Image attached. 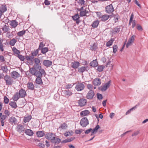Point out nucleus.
I'll use <instances>...</instances> for the list:
<instances>
[{
  "instance_id": "1",
  "label": "nucleus",
  "mask_w": 148,
  "mask_h": 148,
  "mask_svg": "<svg viewBox=\"0 0 148 148\" xmlns=\"http://www.w3.org/2000/svg\"><path fill=\"white\" fill-rule=\"evenodd\" d=\"M75 88L77 91H80L84 90L85 87L84 84L81 82H77L76 83Z\"/></svg>"
},
{
  "instance_id": "2",
  "label": "nucleus",
  "mask_w": 148,
  "mask_h": 148,
  "mask_svg": "<svg viewBox=\"0 0 148 148\" xmlns=\"http://www.w3.org/2000/svg\"><path fill=\"white\" fill-rule=\"evenodd\" d=\"M81 125L83 127H85L89 124L88 121L86 117L83 118L80 122Z\"/></svg>"
},
{
  "instance_id": "3",
  "label": "nucleus",
  "mask_w": 148,
  "mask_h": 148,
  "mask_svg": "<svg viewBox=\"0 0 148 148\" xmlns=\"http://www.w3.org/2000/svg\"><path fill=\"white\" fill-rule=\"evenodd\" d=\"M4 80L7 85H11L13 82V80L11 79L10 76L8 75H5V76Z\"/></svg>"
},
{
  "instance_id": "4",
  "label": "nucleus",
  "mask_w": 148,
  "mask_h": 148,
  "mask_svg": "<svg viewBox=\"0 0 148 148\" xmlns=\"http://www.w3.org/2000/svg\"><path fill=\"white\" fill-rule=\"evenodd\" d=\"M114 10L113 7L111 4L106 7V11L108 13H111L114 11Z\"/></svg>"
},
{
  "instance_id": "5",
  "label": "nucleus",
  "mask_w": 148,
  "mask_h": 148,
  "mask_svg": "<svg viewBox=\"0 0 148 148\" xmlns=\"http://www.w3.org/2000/svg\"><path fill=\"white\" fill-rule=\"evenodd\" d=\"M135 37V36L133 35L129 39L128 42L126 45L127 48H128L129 46L132 45L134 41V38Z\"/></svg>"
},
{
  "instance_id": "6",
  "label": "nucleus",
  "mask_w": 148,
  "mask_h": 148,
  "mask_svg": "<svg viewBox=\"0 0 148 148\" xmlns=\"http://www.w3.org/2000/svg\"><path fill=\"white\" fill-rule=\"evenodd\" d=\"M86 100L84 98L80 99L78 101L79 106L81 107L85 106L86 105Z\"/></svg>"
},
{
  "instance_id": "7",
  "label": "nucleus",
  "mask_w": 148,
  "mask_h": 148,
  "mask_svg": "<svg viewBox=\"0 0 148 148\" xmlns=\"http://www.w3.org/2000/svg\"><path fill=\"white\" fill-rule=\"evenodd\" d=\"M55 136V135L51 133H47L45 135V137L47 139L51 140V141L53 138H54Z\"/></svg>"
},
{
  "instance_id": "8",
  "label": "nucleus",
  "mask_w": 148,
  "mask_h": 148,
  "mask_svg": "<svg viewBox=\"0 0 148 148\" xmlns=\"http://www.w3.org/2000/svg\"><path fill=\"white\" fill-rule=\"evenodd\" d=\"M95 95V93L93 90H89L87 94L86 97L88 99H92Z\"/></svg>"
},
{
  "instance_id": "9",
  "label": "nucleus",
  "mask_w": 148,
  "mask_h": 148,
  "mask_svg": "<svg viewBox=\"0 0 148 148\" xmlns=\"http://www.w3.org/2000/svg\"><path fill=\"white\" fill-rule=\"evenodd\" d=\"M110 82L111 81L110 80L105 84L101 88V91H104L106 90L110 87Z\"/></svg>"
},
{
  "instance_id": "10",
  "label": "nucleus",
  "mask_w": 148,
  "mask_h": 148,
  "mask_svg": "<svg viewBox=\"0 0 148 148\" xmlns=\"http://www.w3.org/2000/svg\"><path fill=\"white\" fill-rule=\"evenodd\" d=\"M80 63L77 61H75L72 62L71 67L74 69H76L80 66Z\"/></svg>"
},
{
  "instance_id": "11",
  "label": "nucleus",
  "mask_w": 148,
  "mask_h": 148,
  "mask_svg": "<svg viewBox=\"0 0 148 148\" xmlns=\"http://www.w3.org/2000/svg\"><path fill=\"white\" fill-rule=\"evenodd\" d=\"M11 77L14 79H16L18 78L20 76V74L18 72L13 71L11 73Z\"/></svg>"
},
{
  "instance_id": "12",
  "label": "nucleus",
  "mask_w": 148,
  "mask_h": 148,
  "mask_svg": "<svg viewBox=\"0 0 148 148\" xmlns=\"http://www.w3.org/2000/svg\"><path fill=\"white\" fill-rule=\"evenodd\" d=\"M110 17V16L107 14L102 15L99 17L100 21L104 22L107 21Z\"/></svg>"
},
{
  "instance_id": "13",
  "label": "nucleus",
  "mask_w": 148,
  "mask_h": 148,
  "mask_svg": "<svg viewBox=\"0 0 148 148\" xmlns=\"http://www.w3.org/2000/svg\"><path fill=\"white\" fill-rule=\"evenodd\" d=\"M16 129L18 132L21 133V132L24 131L25 128L23 125L21 124H19L17 125Z\"/></svg>"
},
{
  "instance_id": "14",
  "label": "nucleus",
  "mask_w": 148,
  "mask_h": 148,
  "mask_svg": "<svg viewBox=\"0 0 148 148\" xmlns=\"http://www.w3.org/2000/svg\"><path fill=\"white\" fill-rule=\"evenodd\" d=\"M93 84L95 86L99 85L101 84V79L98 78H95L93 80Z\"/></svg>"
},
{
  "instance_id": "15",
  "label": "nucleus",
  "mask_w": 148,
  "mask_h": 148,
  "mask_svg": "<svg viewBox=\"0 0 148 148\" xmlns=\"http://www.w3.org/2000/svg\"><path fill=\"white\" fill-rule=\"evenodd\" d=\"M18 25V23L15 20H12L10 21V25L12 27L15 28Z\"/></svg>"
},
{
  "instance_id": "16",
  "label": "nucleus",
  "mask_w": 148,
  "mask_h": 148,
  "mask_svg": "<svg viewBox=\"0 0 148 148\" xmlns=\"http://www.w3.org/2000/svg\"><path fill=\"white\" fill-rule=\"evenodd\" d=\"M43 64L45 66L48 67L52 65V62L48 60H45L43 61Z\"/></svg>"
},
{
  "instance_id": "17",
  "label": "nucleus",
  "mask_w": 148,
  "mask_h": 148,
  "mask_svg": "<svg viewBox=\"0 0 148 148\" xmlns=\"http://www.w3.org/2000/svg\"><path fill=\"white\" fill-rule=\"evenodd\" d=\"M8 121L12 125L16 124L17 121L16 119L13 116L10 117Z\"/></svg>"
},
{
  "instance_id": "18",
  "label": "nucleus",
  "mask_w": 148,
  "mask_h": 148,
  "mask_svg": "<svg viewBox=\"0 0 148 148\" xmlns=\"http://www.w3.org/2000/svg\"><path fill=\"white\" fill-rule=\"evenodd\" d=\"M18 93L19 94V95H20V97L21 98L24 97L26 95V91L25 90L23 89L20 90L19 91Z\"/></svg>"
},
{
  "instance_id": "19",
  "label": "nucleus",
  "mask_w": 148,
  "mask_h": 148,
  "mask_svg": "<svg viewBox=\"0 0 148 148\" xmlns=\"http://www.w3.org/2000/svg\"><path fill=\"white\" fill-rule=\"evenodd\" d=\"M88 69V66H82L78 69V72L80 73H83L85 71H87Z\"/></svg>"
},
{
  "instance_id": "20",
  "label": "nucleus",
  "mask_w": 148,
  "mask_h": 148,
  "mask_svg": "<svg viewBox=\"0 0 148 148\" xmlns=\"http://www.w3.org/2000/svg\"><path fill=\"white\" fill-rule=\"evenodd\" d=\"M25 134L29 136H33L34 133L33 131L31 130L27 129L25 131Z\"/></svg>"
},
{
  "instance_id": "21",
  "label": "nucleus",
  "mask_w": 148,
  "mask_h": 148,
  "mask_svg": "<svg viewBox=\"0 0 148 148\" xmlns=\"http://www.w3.org/2000/svg\"><path fill=\"white\" fill-rule=\"evenodd\" d=\"M62 94L65 96H70L71 95L72 93V92L69 90H64L62 92Z\"/></svg>"
},
{
  "instance_id": "22",
  "label": "nucleus",
  "mask_w": 148,
  "mask_h": 148,
  "mask_svg": "<svg viewBox=\"0 0 148 148\" xmlns=\"http://www.w3.org/2000/svg\"><path fill=\"white\" fill-rule=\"evenodd\" d=\"M33 61L35 63L36 66H38V69H39L41 68V66H40V59L38 58H36L33 60Z\"/></svg>"
},
{
  "instance_id": "23",
  "label": "nucleus",
  "mask_w": 148,
  "mask_h": 148,
  "mask_svg": "<svg viewBox=\"0 0 148 148\" xmlns=\"http://www.w3.org/2000/svg\"><path fill=\"white\" fill-rule=\"evenodd\" d=\"M120 31V28L119 26H117L116 28L112 29V32L113 34H116L118 33Z\"/></svg>"
},
{
  "instance_id": "24",
  "label": "nucleus",
  "mask_w": 148,
  "mask_h": 148,
  "mask_svg": "<svg viewBox=\"0 0 148 148\" xmlns=\"http://www.w3.org/2000/svg\"><path fill=\"white\" fill-rule=\"evenodd\" d=\"M90 65L92 67H96L98 65L97 60H93L90 64Z\"/></svg>"
},
{
  "instance_id": "25",
  "label": "nucleus",
  "mask_w": 148,
  "mask_h": 148,
  "mask_svg": "<svg viewBox=\"0 0 148 148\" xmlns=\"http://www.w3.org/2000/svg\"><path fill=\"white\" fill-rule=\"evenodd\" d=\"M32 118V116L30 115H29L27 116H25L24 117L23 119V121L25 123H26L28 122Z\"/></svg>"
},
{
  "instance_id": "26",
  "label": "nucleus",
  "mask_w": 148,
  "mask_h": 148,
  "mask_svg": "<svg viewBox=\"0 0 148 148\" xmlns=\"http://www.w3.org/2000/svg\"><path fill=\"white\" fill-rule=\"evenodd\" d=\"M60 139L59 138L56 137L55 136L54 137V138H53L51 142L56 144H58L60 143Z\"/></svg>"
},
{
  "instance_id": "27",
  "label": "nucleus",
  "mask_w": 148,
  "mask_h": 148,
  "mask_svg": "<svg viewBox=\"0 0 148 148\" xmlns=\"http://www.w3.org/2000/svg\"><path fill=\"white\" fill-rule=\"evenodd\" d=\"M20 95L18 93L16 92L13 95L12 97V99L14 101H17L20 98Z\"/></svg>"
},
{
  "instance_id": "28",
  "label": "nucleus",
  "mask_w": 148,
  "mask_h": 148,
  "mask_svg": "<svg viewBox=\"0 0 148 148\" xmlns=\"http://www.w3.org/2000/svg\"><path fill=\"white\" fill-rule=\"evenodd\" d=\"M7 7L5 5H2L0 6V10L3 13H4L7 11Z\"/></svg>"
},
{
  "instance_id": "29",
  "label": "nucleus",
  "mask_w": 148,
  "mask_h": 148,
  "mask_svg": "<svg viewBox=\"0 0 148 148\" xmlns=\"http://www.w3.org/2000/svg\"><path fill=\"white\" fill-rule=\"evenodd\" d=\"M97 48V43H94L92 45L90 46V49L92 51H95Z\"/></svg>"
},
{
  "instance_id": "30",
  "label": "nucleus",
  "mask_w": 148,
  "mask_h": 148,
  "mask_svg": "<svg viewBox=\"0 0 148 148\" xmlns=\"http://www.w3.org/2000/svg\"><path fill=\"white\" fill-rule=\"evenodd\" d=\"M27 86L29 89L33 90L34 89V86L32 82H29L27 84Z\"/></svg>"
},
{
  "instance_id": "31",
  "label": "nucleus",
  "mask_w": 148,
  "mask_h": 148,
  "mask_svg": "<svg viewBox=\"0 0 148 148\" xmlns=\"http://www.w3.org/2000/svg\"><path fill=\"white\" fill-rule=\"evenodd\" d=\"M9 105L13 108L16 109L17 107L16 103L14 101H11L9 103Z\"/></svg>"
},
{
  "instance_id": "32",
  "label": "nucleus",
  "mask_w": 148,
  "mask_h": 148,
  "mask_svg": "<svg viewBox=\"0 0 148 148\" xmlns=\"http://www.w3.org/2000/svg\"><path fill=\"white\" fill-rule=\"evenodd\" d=\"M89 112L88 110H85L82 111L80 113V115L82 116H85L89 114Z\"/></svg>"
},
{
  "instance_id": "33",
  "label": "nucleus",
  "mask_w": 148,
  "mask_h": 148,
  "mask_svg": "<svg viewBox=\"0 0 148 148\" xmlns=\"http://www.w3.org/2000/svg\"><path fill=\"white\" fill-rule=\"evenodd\" d=\"M99 23V21L98 20H96L94 21L92 24V26L93 27H96L98 26Z\"/></svg>"
},
{
  "instance_id": "34",
  "label": "nucleus",
  "mask_w": 148,
  "mask_h": 148,
  "mask_svg": "<svg viewBox=\"0 0 148 148\" xmlns=\"http://www.w3.org/2000/svg\"><path fill=\"white\" fill-rule=\"evenodd\" d=\"M3 31L5 32H8L10 29L9 27L8 26H7L5 25L2 28Z\"/></svg>"
},
{
  "instance_id": "35",
  "label": "nucleus",
  "mask_w": 148,
  "mask_h": 148,
  "mask_svg": "<svg viewBox=\"0 0 148 148\" xmlns=\"http://www.w3.org/2000/svg\"><path fill=\"white\" fill-rule=\"evenodd\" d=\"M36 135L38 137H41L43 136L44 135V132L42 131H38L36 132Z\"/></svg>"
},
{
  "instance_id": "36",
  "label": "nucleus",
  "mask_w": 148,
  "mask_h": 148,
  "mask_svg": "<svg viewBox=\"0 0 148 148\" xmlns=\"http://www.w3.org/2000/svg\"><path fill=\"white\" fill-rule=\"evenodd\" d=\"M41 78V77H37L36 78V82L37 84L40 85L42 84V82Z\"/></svg>"
},
{
  "instance_id": "37",
  "label": "nucleus",
  "mask_w": 148,
  "mask_h": 148,
  "mask_svg": "<svg viewBox=\"0 0 148 148\" xmlns=\"http://www.w3.org/2000/svg\"><path fill=\"white\" fill-rule=\"evenodd\" d=\"M17 42V40L15 38H13L10 40L9 44L12 46H14Z\"/></svg>"
},
{
  "instance_id": "38",
  "label": "nucleus",
  "mask_w": 148,
  "mask_h": 148,
  "mask_svg": "<svg viewBox=\"0 0 148 148\" xmlns=\"http://www.w3.org/2000/svg\"><path fill=\"white\" fill-rule=\"evenodd\" d=\"M36 70L34 68H32L29 69V72L32 75H34Z\"/></svg>"
},
{
  "instance_id": "39",
  "label": "nucleus",
  "mask_w": 148,
  "mask_h": 148,
  "mask_svg": "<svg viewBox=\"0 0 148 148\" xmlns=\"http://www.w3.org/2000/svg\"><path fill=\"white\" fill-rule=\"evenodd\" d=\"M67 124L65 123H64L60 125L59 127V129H65L67 127Z\"/></svg>"
},
{
  "instance_id": "40",
  "label": "nucleus",
  "mask_w": 148,
  "mask_h": 148,
  "mask_svg": "<svg viewBox=\"0 0 148 148\" xmlns=\"http://www.w3.org/2000/svg\"><path fill=\"white\" fill-rule=\"evenodd\" d=\"M40 50L42 54H45L48 51V49L47 47H44L41 49Z\"/></svg>"
},
{
  "instance_id": "41",
  "label": "nucleus",
  "mask_w": 148,
  "mask_h": 148,
  "mask_svg": "<svg viewBox=\"0 0 148 148\" xmlns=\"http://www.w3.org/2000/svg\"><path fill=\"white\" fill-rule=\"evenodd\" d=\"M73 132L72 131H71L65 133H64V135L65 136L67 137L72 136L73 135Z\"/></svg>"
},
{
  "instance_id": "42",
  "label": "nucleus",
  "mask_w": 148,
  "mask_h": 148,
  "mask_svg": "<svg viewBox=\"0 0 148 148\" xmlns=\"http://www.w3.org/2000/svg\"><path fill=\"white\" fill-rule=\"evenodd\" d=\"M105 68V66L103 65H100L98 66L97 70L99 72H101L103 71Z\"/></svg>"
},
{
  "instance_id": "43",
  "label": "nucleus",
  "mask_w": 148,
  "mask_h": 148,
  "mask_svg": "<svg viewBox=\"0 0 148 148\" xmlns=\"http://www.w3.org/2000/svg\"><path fill=\"white\" fill-rule=\"evenodd\" d=\"M25 30H22L18 32L17 33V35L19 36H22L25 33Z\"/></svg>"
},
{
  "instance_id": "44",
  "label": "nucleus",
  "mask_w": 148,
  "mask_h": 148,
  "mask_svg": "<svg viewBox=\"0 0 148 148\" xmlns=\"http://www.w3.org/2000/svg\"><path fill=\"white\" fill-rule=\"evenodd\" d=\"M37 77H42V74L39 71L36 70L35 74L34 75Z\"/></svg>"
},
{
  "instance_id": "45",
  "label": "nucleus",
  "mask_w": 148,
  "mask_h": 148,
  "mask_svg": "<svg viewBox=\"0 0 148 148\" xmlns=\"http://www.w3.org/2000/svg\"><path fill=\"white\" fill-rule=\"evenodd\" d=\"M38 53V49L35 50L34 51L31 52V54L34 57L36 56Z\"/></svg>"
},
{
  "instance_id": "46",
  "label": "nucleus",
  "mask_w": 148,
  "mask_h": 148,
  "mask_svg": "<svg viewBox=\"0 0 148 148\" xmlns=\"http://www.w3.org/2000/svg\"><path fill=\"white\" fill-rule=\"evenodd\" d=\"M113 40L112 39H111L110 40H109L108 42H107L106 43V46L107 47L110 46L111 45H112L113 43Z\"/></svg>"
},
{
  "instance_id": "47",
  "label": "nucleus",
  "mask_w": 148,
  "mask_h": 148,
  "mask_svg": "<svg viewBox=\"0 0 148 148\" xmlns=\"http://www.w3.org/2000/svg\"><path fill=\"white\" fill-rule=\"evenodd\" d=\"M12 50L13 52L14 53L18 54V55L19 54V51L15 47H13Z\"/></svg>"
},
{
  "instance_id": "48",
  "label": "nucleus",
  "mask_w": 148,
  "mask_h": 148,
  "mask_svg": "<svg viewBox=\"0 0 148 148\" xmlns=\"http://www.w3.org/2000/svg\"><path fill=\"white\" fill-rule=\"evenodd\" d=\"M100 128V126L99 125H97L92 130V132L95 133L96 131H97V130Z\"/></svg>"
},
{
  "instance_id": "49",
  "label": "nucleus",
  "mask_w": 148,
  "mask_h": 148,
  "mask_svg": "<svg viewBox=\"0 0 148 148\" xmlns=\"http://www.w3.org/2000/svg\"><path fill=\"white\" fill-rule=\"evenodd\" d=\"M86 10H84L81 11L80 12V15L81 16H85L86 14Z\"/></svg>"
},
{
  "instance_id": "50",
  "label": "nucleus",
  "mask_w": 148,
  "mask_h": 148,
  "mask_svg": "<svg viewBox=\"0 0 148 148\" xmlns=\"http://www.w3.org/2000/svg\"><path fill=\"white\" fill-rule=\"evenodd\" d=\"M18 57L21 61H24L25 59V58L24 56L19 54L18 55Z\"/></svg>"
},
{
  "instance_id": "51",
  "label": "nucleus",
  "mask_w": 148,
  "mask_h": 148,
  "mask_svg": "<svg viewBox=\"0 0 148 148\" xmlns=\"http://www.w3.org/2000/svg\"><path fill=\"white\" fill-rule=\"evenodd\" d=\"M87 88L89 90H92V89H93V85L91 84H88L87 85Z\"/></svg>"
},
{
  "instance_id": "52",
  "label": "nucleus",
  "mask_w": 148,
  "mask_h": 148,
  "mask_svg": "<svg viewBox=\"0 0 148 148\" xmlns=\"http://www.w3.org/2000/svg\"><path fill=\"white\" fill-rule=\"evenodd\" d=\"M79 18V16L78 14H75L74 16H72L73 20L75 21L77 20Z\"/></svg>"
},
{
  "instance_id": "53",
  "label": "nucleus",
  "mask_w": 148,
  "mask_h": 148,
  "mask_svg": "<svg viewBox=\"0 0 148 148\" xmlns=\"http://www.w3.org/2000/svg\"><path fill=\"white\" fill-rule=\"evenodd\" d=\"M45 46V44H44L43 42H41L40 43L39 47H38V49L40 50L41 49L43 48V47Z\"/></svg>"
},
{
  "instance_id": "54",
  "label": "nucleus",
  "mask_w": 148,
  "mask_h": 148,
  "mask_svg": "<svg viewBox=\"0 0 148 148\" xmlns=\"http://www.w3.org/2000/svg\"><path fill=\"white\" fill-rule=\"evenodd\" d=\"M3 40H0V49L2 51H3V46L2 44Z\"/></svg>"
},
{
  "instance_id": "55",
  "label": "nucleus",
  "mask_w": 148,
  "mask_h": 148,
  "mask_svg": "<svg viewBox=\"0 0 148 148\" xmlns=\"http://www.w3.org/2000/svg\"><path fill=\"white\" fill-rule=\"evenodd\" d=\"M39 69L40 72L41 73V74H42V75H45V72L44 69H41V68Z\"/></svg>"
},
{
  "instance_id": "56",
  "label": "nucleus",
  "mask_w": 148,
  "mask_h": 148,
  "mask_svg": "<svg viewBox=\"0 0 148 148\" xmlns=\"http://www.w3.org/2000/svg\"><path fill=\"white\" fill-rule=\"evenodd\" d=\"M78 2L79 4L81 5H82L84 4L85 1L84 0H79Z\"/></svg>"
},
{
  "instance_id": "57",
  "label": "nucleus",
  "mask_w": 148,
  "mask_h": 148,
  "mask_svg": "<svg viewBox=\"0 0 148 148\" xmlns=\"http://www.w3.org/2000/svg\"><path fill=\"white\" fill-rule=\"evenodd\" d=\"M4 101L5 103L7 104L9 102V99L7 97L5 96L4 97Z\"/></svg>"
},
{
  "instance_id": "58",
  "label": "nucleus",
  "mask_w": 148,
  "mask_h": 148,
  "mask_svg": "<svg viewBox=\"0 0 148 148\" xmlns=\"http://www.w3.org/2000/svg\"><path fill=\"white\" fill-rule=\"evenodd\" d=\"M117 46L116 45L114 46L113 47V53H115L117 50Z\"/></svg>"
},
{
  "instance_id": "59",
  "label": "nucleus",
  "mask_w": 148,
  "mask_h": 148,
  "mask_svg": "<svg viewBox=\"0 0 148 148\" xmlns=\"http://www.w3.org/2000/svg\"><path fill=\"white\" fill-rule=\"evenodd\" d=\"M140 133L139 131H137L134 132L132 134V136H136L138 135Z\"/></svg>"
},
{
  "instance_id": "60",
  "label": "nucleus",
  "mask_w": 148,
  "mask_h": 148,
  "mask_svg": "<svg viewBox=\"0 0 148 148\" xmlns=\"http://www.w3.org/2000/svg\"><path fill=\"white\" fill-rule=\"evenodd\" d=\"M137 28L138 30L139 31H142L143 30L142 27L139 24H137Z\"/></svg>"
},
{
  "instance_id": "61",
  "label": "nucleus",
  "mask_w": 148,
  "mask_h": 148,
  "mask_svg": "<svg viewBox=\"0 0 148 148\" xmlns=\"http://www.w3.org/2000/svg\"><path fill=\"white\" fill-rule=\"evenodd\" d=\"M38 146L41 148H44L45 147V145L41 143H39L38 145Z\"/></svg>"
},
{
  "instance_id": "62",
  "label": "nucleus",
  "mask_w": 148,
  "mask_h": 148,
  "mask_svg": "<svg viewBox=\"0 0 148 148\" xmlns=\"http://www.w3.org/2000/svg\"><path fill=\"white\" fill-rule=\"evenodd\" d=\"M7 118V116L5 115H3L1 117L0 120L1 121H4V120Z\"/></svg>"
},
{
  "instance_id": "63",
  "label": "nucleus",
  "mask_w": 148,
  "mask_h": 148,
  "mask_svg": "<svg viewBox=\"0 0 148 148\" xmlns=\"http://www.w3.org/2000/svg\"><path fill=\"white\" fill-rule=\"evenodd\" d=\"M92 128H90L88 130H86L85 131V133L86 134H88L90 132H92Z\"/></svg>"
},
{
  "instance_id": "64",
  "label": "nucleus",
  "mask_w": 148,
  "mask_h": 148,
  "mask_svg": "<svg viewBox=\"0 0 148 148\" xmlns=\"http://www.w3.org/2000/svg\"><path fill=\"white\" fill-rule=\"evenodd\" d=\"M6 36L8 38H12V36L10 34V32H8L6 34Z\"/></svg>"
}]
</instances>
